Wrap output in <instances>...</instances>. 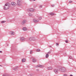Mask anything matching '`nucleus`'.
Masks as SVG:
<instances>
[{
    "label": "nucleus",
    "mask_w": 76,
    "mask_h": 76,
    "mask_svg": "<svg viewBox=\"0 0 76 76\" xmlns=\"http://www.w3.org/2000/svg\"><path fill=\"white\" fill-rule=\"evenodd\" d=\"M59 70L62 72H66V69L64 67H60L59 68Z\"/></svg>",
    "instance_id": "1"
},
{
    "label": "nucleus",
    "mask_w": 76,
    "mask_h": 76,
    "mask_svg": "<svg viewBox=\"0 0 76 76\" xmlns=\"http://www.w3.org/2000/svg\"><path fill=\"white\" fill-rule=\"evenodd\" d=\"M9 7V3H7L5 4L4 7V10H7V9H8Z\"/></svg>",
    "instance_id": "2"
},
{
    "label": "nucleus",
    "mask_w": 76,
    "mask_h": 76,
    "mask_svg": "<svg viewBox=\"0 0 76 76\" xmlns=\"http://www.w3.org/2000/svg\"><path fill=\"white\" fill-rule=\"evenodd\" d=\"M27 11L28 12H33L35 11V10L33 8H31L30 9H28L27 10Z\"/></svg>",
    "instance_id": "3"
},
{
    "label": "nucleus",
    "mask_w": 76,
    "mask_h": 76,
    "mask_svg": "<svg viewBox=\"0 0 76 76\" xmlns=\"http://www.w3.org/2000/svg\"><path fill=\"white\" fill-rule=\"evenodd\" d=\"M53 72L56 74H57L58 72V70L57 69H54L53 70Z\"/></svg>",
    "instance_id": "4"
},
{
    "label": "nucleus",
    "mask_w": 76,
    "mask_h": 76,
    "mask_svg": "<svg viewBox=\"0 0 76 76\" xmlns=\"http://www.w3.org/2000/svg\"><path fill=\"white\" fill-rule=\"evenodd\" d=\"M17 4L18 6H20L21 5V1L19 0H18L17 2Z\"/></svg>",
    "instance_id": "5"
},
{
    "label": "nucleus",
    "mask_w": 76,
    "mask_h": 76,
    "mask_svg": "<svg viewBox=\"0 0 76 76\" xmlns=\"http://www.w3.org/2000/svg\"><path fill=\"white\" fill-rule=\"evenodd\" d=\"M33 21L34 22L37 23V22H39V20H37V19L36 18H34L33 20Z\"/></svg>",
    "instance_id": "6"
},
{
    "label": "nucleus",
    "mask_w": 76,
    "mask_h": 76,
    "mask_svg": "<svg viewBox=\"0 0 76 76\" xmlns=\"http://www.w3.org/2000/svg\"><path fill=\"white\" fill-rule=\"evenodd\" d=\"M21 41H24L25 40V39L24 37H21L20 38Z\"/></svg>",
    "instance_id": "7"
},
{
    "label": "nucleus",
    "mask_w": 76,
    "mask_h": 76,
    "mask_svg": "<svg viewBox=\"0 0 76 76\" xmlns=\"http://www.w3.org/2000/svg\"><path fill=\"white\" fill-rule=\"evenodd\" d=\"M11 4L12 6H16V4L13 2H12L11 3Z\"/></svg>",
    "instance_id": "8"
},
{
    "label": "nucleus",
    "mask_w": 76,
    "mask_h": 76,
    "mask_svg": "<svg viewBox=\"0 0 76 76\" xmlns=\"http://www.w3.org/2000/svg\"><path fill=\"white\" fill-rule=\"evenodd\" d=\"M26 22V20H24L22 22V25H24L25 23Z\"/></svg>",
    "instance_id": "9"
},
{
    "label": "nucleus",
    "mask_w": 76,
    "mask_h": 76,
    "mask_svg": "<svg viewBox=\"0 0 76 76\" xmlns=\"http://www.w3.org/2000/svg\"><path fill=\"white\" fill-rule=\"evenodd\" d=\"M10 35H15V33H14V32L13 31H10Z\"/></svg>",
    "instance_id": "10"
},
{
    "label": "nucleus",
    "mask_w": 76,
    "mask_h": 76,
    "mask_svg": "<svg viewBox=\"0 0 76 76\" xmlns=\"http://www.w3.org/2000/svg\"><path fill=\"white\" fill-rule=\"evenodd\" d=\"M18 66H16L15 67V68L14 69V70H17L18 69Z\"/></svg>",
    "instance_id": "11"
},
{
    "label": "nucleus",
    "mask_w": 76,
    "mask_h": 76,
    "mask_svg": "<svg viewBox=\"0 0 76 76\" xmlns=\"http://www.w3.org/2000/svg\"><path fill=\"white\" fill-rule=\"evenodd\" d=\"M32 59H33V62H34V63L36 62V59H34V58H32Z\"/></svg>",
    "instance_id": "12"
},
{
    "label": "nucleus",
    "mask_w": 76,
    "mask_h": 76,
    "mask_svg": "<svg viewBox=\"0 0 76 76\" xmlns=\"http://www.w3.org/2000/svg\"><path fill=\"white\" fill-rule=\"evenodd\" d=\"M42 67V65H39L36 66V68H37V67Z\"/></svg>",
    "instance_id": "13"
},
{
    "label": "nucleus",
    "mask_w": 76,
    "mask_h": 76,
    "mask_svg": "<svg viewBox=\"0 0 76 76\" xmlns=\"http://www.w3.org/2000/svg\"><path fill=\"white\" fill-rule=\"evenodd\" d=\"M47 68V69H48V70H51V69H53V68H52V67H48Z\"/></svg>",
    "instance_id": "14"
},
{
    "label": "nucleus",
    "mask_w": 76,
    "mask_h": 76,
    "mask_svg": "<svg viewBox=\"0 0 76 76\" xmlns=\"http://www.w3.org/2000/svg\"><path fill=\"white\" fill-rule=\"evenodd\" d=\"M49 15H52V16H53V15H54L55 14L53 12H51L50 13H49Z\"/></svg>",
    "instance_id": "15"
},
{
    "label": "nucleus",
    "mask_w": 76,
    "mask_h": 76,
    "mask_svg": "<svg viewBox=\"0 0 76 76\" xmlns=\"http://www.w3.org/2000/svg\"><path fill=\"white\" fill-rule=\"evenodd\" d=\"M23 31H26L27 30V29L26 27H24L23 29Z\"/></svg>",
    "instance_id": "16"
},
{
    "label": "nucleus",
    "mask_w": 76,
    "mask_h": 76,
    "mask_svg": "<svg viewBox=\"0 0 76 76\" xmlns=\"http://www.w3.org/2000/svg\"><path fill=\"white\" fill-rule=\"evenodd\" d=\"M22 62H25L26 61V59L25 58H23L22 60Z\"/></svg>",
    "instance_id": "17"
},
{
    "label": "nucleus",
    "mask_w": 76,
    "mask_h": 76,
    "mask_svg": "<svg viewBox=\"0 0 76 76\" xmlns=\"http://www.w3.org/2000/svg\"><path fill=\"white\" fill-rule=\"evenodd\" d=\"M10 76V75H7V74H4L3 75V76Z\"/></svg>",
    "instance_id": "18"
},
{
    "label": "nucleus",
    "mask_w": 76,
    "mask_h": 76,
    "mask_svg": "<svg viewBox=\"0 0 76 76\" xmlns=\"http://www.w3.org/2000/svg\"><path fill=\"white\" fill-rule=\"evenodd\" d=\"M32 41H35V40H36L35 39V38L34 37H32Z\"/></svg>",
    "instance_id": "19"
},
{
    "label": "nucleus",
    "mask_w": 76,
    "mask_h": 76,
    "mask_svg": "<svg viewBox=\"0 0 76 76\" xmlns=\"http://www.w3.org/2000/svg\"><path fill=\"white\" fill-rule=\"evenodd\" d=\"M49 56V55H48V54H46V58H48V57Z\"/></svg>",
    "instance_id": "20"
},
{
    "label": "nucleus",
    "mask_w": 76,
    "mask_h": 76,
    "mask_svg": "<svg viewBox=\"0 0 76 76\" xmlns=\"http://www.w3.org/2000/svg\"><path fill=\"white\" fill-rule=\"evenodd\" d=\"M29 40L30 41H32V37H30L29 39Z\"/></svg>",
    "instance_id": "21"
},
{
    "label": "nucleus",
    "mask_w": 76,
    "mask_h": 76,
    "mask_svg": "<svg viewBox=\"0 0 76 76\" xmlns=\"http://www.w3.org/2000/svg\"><path fill=\"white\" fill-rule=\"evenodd\" d=\"M50 53H51V51H50L48 53H46V54H48H48H50Z\"/></svg>",
    "instance_id": "22"
},
{
    "label": "nucleus",
    "mask_w": 76,
    "mask_h": 76,
    "mask_svg": "<svg viewBox=\"0 0 76 76\" xmlns=\"http://www.w3.org/2000/svg\"><path fill=\"white\" fill-rule=\"evenodd\" d=\"M6 22V21H3L1 22V23H5Z\"/></svg>",
    "instance_id": "23"
},
{
    "label": "nucleus",
    "mask_w": 76,
    "mask_h": 76,
    "mask_svg": "<svg viewBox=\"0 0 76 76\" xmlns=\"http://www.w3.org/2000/svg\"><path fill=\"white\" fill-rule=\"evenodd\" d=\"M36 51H40L41 50L39 49H38Z\"/></svg>",
    "instance_id": "24"
},
{
    "label": "nucleus",
    "mask_w": 76,
    "mask_h": 76,
    "mask_svg": "<svg viewBox=\"0 0 76 76\" xmlns=\"http://www.w3.org/2000/svg\"><path fill=\"white\" fill-rule=\"evenodd\" d=\"M29 16H32V15L31 13L29 14Z\"/></svg>",
    "instance_id": "25"
},
{
    "label": "nucleus",
    "mask_w": 76,
    "mask_h": 76,
    "mask_svg": "<svg viewBox=\"0 0 76 76\" xmlns=\"http://www.w3.org/2000/svg\"><path fill=\"white\" fill-rule=\"evenodd\" d=\"M33 51H32V50L30 51V54H32V53Z\"/></svg>",
    "instance_id": "26"
},
{
    "label": "nucleus",
    "mask_w": 76,
    "mask_h": 76,
    "mask_svg": "<svg viewBox=\"0 0 76 76\" xmlns=\"http://www.w3.org/2000/svg\"><path fill=\"white\" fill-rule=\"evenodd\" d=\"M42 7V5H40L39 6V8H41V7Z\"/></svg>",
    "instance_id": "27"
},
{
    "label": "nucleus",
    "mask_w": 76,
    "mask_h": 76,
    "mask_svg": "<svg viewBox=\"0 0 76 76\" xmlns=\"http://www.w3.org/2000/svg\"><path fill=\"white\" fill-rule=\"evenodd\" d=\"M42 19V17H39V19L40 20H41V19Z\"/></svg>",
    "instance_id": "28"
},
{
    "label": "nucleus",
    "mask_w": 76,
    "mask_h": 76,
    "mask_svg": "<svg viewBox=\"0 0 76 76\" xmlns=\"http://www.w3.org/2000/svg\"><path fill=\"white\" fill-rule=\"evenodd\" d=\"M69 58H70V59H72V57L71 56H69Z\"/></svg>",
    "instance_id": "29"
},
{
    "label": "nucleus",
    "mask_w": 76,
    "mask_h": 76,
    "mask_svg": "<svg viewBox=\"0 0 76 76\" xmlns=\"http://www.w3.org/2000/svg\"><path fill=\"white\" fill-rule=\"evenodd\" d=\"M69 3H72V1H69Z\"/></svg>",
    "instance_id": "30"
},
{
    "label": "nucleus",
    "mask_w": 76,
    "mask_h": 76,
    "mask_svg": "<svg viewBox=\"0 0 76 76\" xmlns=\"http://www.w3.org/2000/svg\"><path fill=\"white\" fill-rule=\"evenodd\" d=\"M65 42H66V43H67L68 42V40H66L65 41Z\"/></svg>",
    "instance_id": "31"
},
{
    "label": "nucleus",
    "mask_w": 76,
    "mask_h": 76,
    "mask_svg": "<svg viewBox=\"0 0 76 76\" xmlns=\"http://www.w3.org/2000/svg\"><path fill=\"white\" fill-rule=\"evenodd\" d=\"M30 1H35L36 0H29Z\"/></svg>",
    "instance_id": "32"
},
{
    "label": "nucleus",
    "mask_w": 76,
    "mask_h": 76,
    "mask_svg": "<svg viewBox=\"0 0 76 76\" xmlns=\"http://www.w3.org/2000/svg\"><path fill=\"white\" fill-rule=\"evenodd\" d=\"M64 76H67V74H64Z\"/></svg>",
    "instance_id": "33"
},
{
    "label": "nucleus",
    "mask_w": 76,
    "mask_h": 76,
    "mask_svg": "<svg viewBox=\"0 0 76 76\" xmlns=\"http://www.w3.org/2000/svg\"><path fill=\"white\" fill-rule=\"evenodd\" d=\"M36 70H37V71H39V69H37Z\"/></svg>",
    "instance_id": "34"
},
{
    "label": "nucleus",
    "mask_w": 76,
    "mask_h": 76,
    "mask_svg": "<svg viewBox=\"0 0 76 76\" xmlns=\"http://www.w3.org/2000/svg\"><path fill=\"white\" fill-rule=\"evenodd\" d=\"M52 7H54V5H52Z\"/></svg>",
    "instance_id": "35"
},
{
    "label": "nucleus",
    "mask_w": 76,
    "mask_h": 76,
    "mask_svg": "<svg viewBox=\"0 0 76 76\" xmlns=\"http://www.w3.org/2000/svg\"><path fill=\"white\" fill-rule=\"evenodd\" d=\"M56 45H58V44L57 43H56Z\"/></svg>",
    "instance_id": "36"
},
{
    "label": "nucleus",
    "mask_w": 76,
    "mask_h": 76,
    "mask_svg": "<svg viewBox=\"0 0 76 76\" xmlns=\"http://www.w3.org/2000/svg\"><path fill=\"white\" fill-rule=\"evenodd\" d=\"M49 47H50V48H51V47H51V46H50Z\"/></svg>",
    "instance_id": "37"
},
{
    "label": "nucleus",
    "mask_w": 76,
    "mask_h": 76,
    "mask_svg": "<svg viewBox=\"0 0 76 76\" xmlns=\"http://www.w3.org/2000/svg\"><path fill=\"white\" fill-rule=\"evenodd\" d=\"M2 52V51H0V53H1Z\"/></svg>",
    "instance_id": "38"
},
{
    "label": "nucleus",
    "mask_w": 76,
    "mask_h": 76,
    "mask_svg": "<svg viewBox=\"0 0 76 76\" xmlns=\"http://www.w3.org/2000/svg\"><path fill=\"white\" fill-rule=\"evenodd\" d=\"M70 76H73L72 75H70Z\"/></svg>",
    "instance_id": "39"
},
{
    "label": "nucleus",
    "mask_w": 76,
    "mask_h": 76,
    "mask_svg": "<svg viewBox=\"0 0 76 76\" xmlns=\"http://www.w3.org/2000/svg\"><path fill=\"white\" fill-rule=\"evenodd\" d=\"M28 76H31V75H29Z\"/></svg>",
    "instance_id": "40"
},
{
    "label": "nucleus",
    "mask_w": 76,
    "mask_h": 76,
    "mask_svg": "<svg viewBox=\"0 0 76 76\" xmlns=\"http://www.w3.org/2000/svg\"><path fill=\"white\" fill-rule=\"evenodd\" d=\"M0 66H1V65H0Z\"/></svg>",
    "instance_id": "41"
}]
</instances>
